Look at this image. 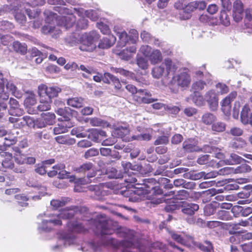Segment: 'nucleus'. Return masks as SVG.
<instances>
[{"instance_id":"obj_53","label":"nucleus","mask_w":252,"mask_h":252,"mask_svg":"<svg viewBox=\"0 0 252 252\" xmlns=\"http://www.w3.org/2000/svg\"><path fill=\"white\" fill-rule=\"evenodd\" d=\"M89 189L94 192V197L96 199L101 200L102 199L100 196L101 192L97 185L90 186L89 187Z\"/></svg>"},{"instance_id":"obj_55","label":"nucleus","mask_w":252,"mask_h":252,"mask_svg":"<svg viewBox=\"0 0 252 252\" xmlns=\"http://www.w3.org/2000/svg\"><path fill=\"white\" fill-rule=\"evenodd\" d=\"M106 77H108L111 81L112 83L115 86V88L117 89H120L122 87V85L120 82L119 79L114 76L112 74H106Z\"/></svg>"},{"instance_id":"obj_14","label":"nucleus","mask_w":252,"mask_h":252,"mask_svg":"<svg viewBox=\"0 0 252 252\" xmlns=\"http://www.w3.org/2000/svg\"><path fill=\"white\" fill-rule=\"evenodd\" d=\"M183 149L187 153L199 152L201 150L197 146V141L194 139H189L183 143Z\"/></svg>"},{"instance_id":"obj_40","label":"nucleus","mask_w":252,"mask_h":252,"mask_svg":"<svg viewBox=\"0 0 252 252\" xmlns=\"http://www.w3.org/2000/svg\"><path fill=\"white\" fill-rule=\"evenodd\" d=\"M63 122V121H62ZM70 126H68L69 127ZM68 126L64 122L59 124L53 129L54 133L56 135L64 133L67 131Z\"/></svg>"},{"instance_id":"obj_52","label":"nucleus","mask_w":252,"mask_h":252,"mask_svg":"<svg viewBox=\"0 0 252 252\" xmlns=\"http://www.w3.org/2000/svg\"><path fill=\"white\" fill-rule=\"evenodd\" d=\"M129 132V129L126 126H119L115 131V134L121 138L128 134Z\"/></svg>"},{"instance_id":"obj_22","label":"nucleus","mask_w":252,"mask_h":252,"mask_svg":"<svg viewBox=\"0 0 252 252\" xmlns=\"http://www.w3.org/2000/svg\"><path fill=\"white\" fill-rule=\"evenodd\" d=\"M40 96V104L37 107V109L40 111H46L49 110L51 108V100H50L49 97L44 96Z\"/></svg>"},{"instance_id":"obj_44","label":"nucleus","mask_w":252,"mask_h":252,"mask_svg":"<svg viewBox=\"0 0 252 252\" xmlns=\"http://www.w3.org/2000/svg\"><path fill=\"white\" fill-rule=\"evenodd\" d=\"M204 244L199 243L197 244V247L205 252H212L213 251V245L210 241H205Z\"/></svg>"},{"instance_id":"obj_23","label":"nucleus","mask_w":252,"mask_h":252,"mask_svg":"<svg viewBox=\"0 0 252 252\" xmlns=\"http://www.w3.org/2000/svg\"><path fill=\"white\" fill-rule=\"evenodd\" d=\"M149 60L153 64L160 63L162 59L161 52L157 49L153 50L152 52L148 57Z\"/></svg>"},{"instance_id":"obj_45","label":"nucleus","mask_w":252,"mask_h":252,"mask_svg":"<svg viewBox=\"0 0 252 252\" xmlns=\"http://www.w3.org/2000/svg\"><path fill=\"white\" fill-rule=\"evenodd\" d=\"M226 125L221 122L213 123L212 125V130L214 131L220 132L225 130Z\"/></svg>"},{"instance_id":"obj_61","label":"nucleus","mask_w":252,"mask_h":252,"mask_svg":"<svg viewBox=\"0 0 252 252\" xmlns=\"http://www.w3.org/2000/svg\"><path fill=\"white\" fill-rule=\"evenodd\" d=\"M98 151L96 149L91 148L85 152L84 157L85 158L87 159L98 155Z\"/></svg>"},{"instance_id":"obj_12","label":"nucleus","mask_w":252,"mask_h":252,"mask_svg":"<svg viewBox=\"0 0 252 252\" xmlns=\"http://www.w3.org/2000/svg\"><path fill=\"white\" fill-rule=\"evenodd\" d=\"M173 80L178 86L181 88L189 87L191 82L190 76L186 72H182L177 75L174 76Z\"/></svg>"},{"instance_id":"obj_9","label":"nucleus","mask_w":252,"mask_h":252,"mask_svg":"<svg viewBox=\"0 0 252 252\" xmlns=\"http://www.w3.org/2000/svg\"><path fill=\"white\" fill-rule=\"evenodd\" d=\"M65 165L60 163L53 166V170L48 172L49 177H53L58 174V177L61 179L68 178L74 179V176H70V173L64 170Z\"/></svg>"},{"instance_id":"obj_4","label":"nucleus","mask_w":252,"mask_h":252,"mask_svg":"<svg viewBox=\"0 0 252 252\" xmlns=\"http://www.w3.org/2000/svg\"><path fill=\"white\" fill-rule=\"evenodd\" d=\"M44 13L46 16V25L42 27V32L45 34H53L55 35L60 34V30L58 27L54 26V24L57 21V14L48 10H46Z\"/></svg>"},{"instance_id":"obj_39","label":"nucleus","mask_w":252,"mask_h":252,"mask_svg":"<svg viewBox=\"0 0 252 252\" xmlns=\"http://www.w3.org/2000/svg\"><path fill=\"white\" fill-rule=\"evenodd\" d=\"M5 90L8 93V92H11V94L16 97H18L20 94L17 87L13 83L8 82V81L6 82Z\"/></svg>"},{"instance_id":"obj_25","label":"nucleus","mask_w":252,"mask_h":252,"mask_svg":"<svg viewBox=\"0 0 252 252\" xmlns=\"http://www.w3.org/2000/svg\"><path fill=\"white\" fill-rule=\"evenodd\" d=\"M73 237H71L66 235H61L58 241V244L55 246L54 248L55 249L62 247V245H63L64 246L70 245L71 243H73Z\"/></svg>"},{"instance_id":"obj_31","label":"nucleus","mask_w":252,"mask_h":252,"mask_svg":"<svg viewBox=\"0 0 252 252\" xmlns=\"http://www.w3.org/2000/svg\"><path fill=\"white\" fill-rule=\"evenodd\" d=\"M62 21L63 22L64 26L67 29L74 25L76 21V17L73 14H68L66 16H63Z\"/></svg>"},{"instance_id":"obj_29","label":"nucleus","mask_w":252,"mask_h":252,"mask_svg":"<svg viewBox=\"0 0 252 252\" xmlns=\"http://www.w3.org/2000/svg\"><path fill=\"white\" fill-rule=\"evenodd\" d=\"M69 201V198L62 197L60 199L52 200L50 204L54 209H57L58 208L65 205Z\"/></svg>"},{"instance_id":"obj_56","label":"nucleus","mask_w":252,"mask_h":252,"mask_svg":"<svg viewBox=\"0 0 252 252\" xmlns=\"http://www.w3.org/2000/svg\"><path fill=\"white\" fill-rule=\"evenodd\" d=\"M35 161V159L33 157H21V159L18 161L20 164H34Z\"/></svg>"},{"instance_id":"obj_64","label":"nucleus","mask_w":252,"mask_h":252,"mask_svg":"<svg viewBox=\"0 0 252 252\" xmlns=\"http://www.w3.org/2000/svg\"><path fill=\"white\" fill-rule=\"evenodd\" d=\"M90 124L94 126H102L104 124V121L97 118H93L90 119Z\"/></svg>"},{"instance_id":"obj_63","label":"nucleus","mask_w":252,"mask_h":252,"mask_svg":"<svg viewBox=\"0 0 252 252\" xmlns=\"http://www.w3.org/2000/svg\"><path fill=\"white\" fill-rule=\"evenodd\" d=\"M218 218L221 220H228L230 218V212L225 210H220L218 212Z\"/></svg>"},{"instance_id":"obj_1","label":"nucleus","mask_w":252,"mask_h":252,"mask_svg":"<svg viewBox=\"0 0 252 252\" xmlns=\"http://www.w3.org/2000/svg\"><path fill=\"white\" fill-rule=\"evenodd\" d=\"M88 223L90 225V228L92 229L95 232L99 233L101 235H108L103 238L104 245L118 246L120 247L119 249L121 252H135L132 251L135 249L133 243L134 239L132 232L122 227L117 229L116 231L117 234L119 237L125 238L124 240L118 243L115 239L110 236L115 231L114 222L111 220H107L105 217L101 216L100 217L96 219H91Z\"/></svg>"},{"instance_id":"obj_7","label":"nucleus","mask_w":252,"mask_h":252,"mask_svg":"<svg viewBox=\"0 0 252 252\" xmlns=\"http://www.w3.org/2000/svg\"><path fill=\"white\" fill-rule=\"evenodd\" d=\"M61 92V89L58 87H48L45 85L39 86L38 93L39 96L49 97L50 100L51 98L58 96V94Z\"/></svg>"},{"instance_id":"obj_16","label":"nucleus","mask_w":252,"mask_h":252,"mask_svg":"<svg viewBox=\"0 0 252 252\" xmlns=\"http://www.w3.org/2000/svg\"><path fill=\"white\" fill-rule=\"evenodd\" d=\"M199 209L198 205L188 202H184L181 207V211L185 214L192 216Z\"/></svg>"},{"instance_id":"obj_48","label":"nucleus","mask_w":252,"mask_h":252,"mask_svg":"<svg viewBox=\"0 0 252 252\" xmlns=\"http://www.w3.org/2000/svg\"><path fill=\"white\" fill-rule=\"evenodd\" d=\"M252 168L250 165L247 164H242L234 169V173L236 174L245 173L250 172Z\"/></svg>"},{"instance_id":"obj_58","label":"nucleus","mask_w":252,"mask_h":252,"mask_svg":"<svg viewBox=\"0 0 252 252\" xmlns=\"http://www.w3.org/2000/svg\"><path fill=\"white\" fill-rule=\"evenodd\" d=\"M112 70H114V72L117 73H119L120 74L123 75L126 77H130L132 75V73L126 70H125L122 68H112Z\"/></svg>"},{"instance_id":"obj_43","label":"nucleus","mask_w":252,"mask_h":252,"mask_svg":"<svg viewBox=\"0 0 252 252\" xmlns=\"http://www.w3.org/2000/svg\"><path fill=\"white\" fill-rule=\"evenodd\" d=\"M108 177L110 178L119 179L123 178L124 175L115 168H111L107 171Z\"/></svg>"},{"instance_id":"obj_57","label":"nucleus","mask_w":252,"mask_h":252,"mask_svg":"<svg viewBox=\"0 0 252 252\" xmlns=\"http://www.w3.org/2000/svg\"><path fill=\"white\" fill-rule=\"evenodd\" d=\"M137 64L138 66L142 69H146L148 68L149 66L148 61L143 57H139L137 58Z\"/></svg>"},{"instance_id":"obj_2","label":"nucleus","mask_w":252,"mask_h":252,"mask_svg":"<svg viewBox=\"0 0 252 252\" xmlns=\"http://www.w3.org/2000/svg\"><path fill=\"white\" fill-rule=\"evenodd\" d=\"M79 211L77 206H73L63 209L58 214H44L47 219H44L39 228L45 231L51 230L53 226L62 224L61 219L72 218Z\"/></svg>"},{"instance_id":"obj_13","label":"nucleus","mask_w":252,"mask_h":252,"mask_svg":"<svg viewBox=\"0 0 252 252\" xmlns=\"http://www.w3.org/2000/svg\"><path fill=\"white\" fill-rule=\"evenodd\" d=\"M106 137V134L104 131L96 128L91 130L88 135L89 139L97 143L101 142Z\"/></svg>"},{"instance_id":"obj_28","label":"nucleus","mask_w":252,"mask_h":252,"mask_svg":"<svg viewBox=\"0 0 252 252\" xmlns=\"http://www.w3.org/2000/svg\"><path fill=\"white\" fill-rule=\"evenodd\" d=\"M216 120V116L210 112H206L204 113L201 117V122L205 125H212Z\"/></svg>"},{"instance_id":"obj_27","label":"nucleus","mask_w":252,"mask_h":252,"mask_svg":"<svg viewBox=\"0 0 252 252\" xmlns=\"http://www.w3.org/2000/svg\"><path fill=\"white\" fill-rule=\"evenodd\" d=\"M17 138L14 136L6 135L2 142V145H0V150H5L7 147L15 144L17 142Z\"/></svg>"},{"instance_id":"obj_54","label":"nucleus","mask_w":252,"mask_h":252,"mask_svg":"<svg viewBox=\"0 0 252 252\" xmlns=\"http://www.w3.org/2000/svg\"><path fill=\"white\" fill-rule=\"evenodd\" d=\"M206 85V84L205 82L199 80L192 84V88L195 91L194 92H198L202 90Z\"/></svg>"},{"instance_id":"obj_11","label":"nucleus","mask_w":252,"mask_h":252,"mask_svg":"<svg viewBox=\"0 0 252 252\" xmlns=\"http://www.w3.org/2000/svg\"><path fill=\"white\" fill-rule=\"evenodd\" d=\"M9 108L8 113L13 116L20 117L24 113L23 108H21L18 101L14 98H10L8 101Z\"/></svg>"},{"instance_id":"obj_15","label":"nucleus","mask_w":252,"mask_h":252,"mask_svg":"<svg viewBox=\"0 0 252 252\" xmlns=\"http://www.w3.org/2000/svg\"><path fill=\"white\" fill-rule=\"evenodd\" d=\"M241 121L244 124H250L252 126V112H251L248 105L246 104L241 113Z\"/></svg>"},{"instance_id":"obj_35","label":"nucleus","mask_w":252,"mask_h":252,"mask_svg":"<svg viewBox=\"0 0 252 252\" xmlns=\"http://www.w3.org/2000/svg\"><path fill=\"white\" fill-rule=\"evenodd\" d=\"M243 160L246 161V160L242 158L238 155L232 153L230 154V158L229 159L225 160L224 161L228 164H234L241 163Z\"/></svg>"},{"instance_id":"obj_38","label":"nucleus","mask_w":252,"mask_h":252,"mask_svg":"<svg viewBox=\"0 0 252 252\" xmlns=\"http://www.w3.org/2000/svg\"><path fill=\"white\" fill-rule=\"evenodd\" d=\"M231 101V99H229V97H226L221 102V109L225 115L230 114L231 110L230 103Z\"/></svg>"},{"instance_id":"obj_5","label":"nucleus","mask_w":252,"mask_h":252,"mask_svg":"<svg viewBox=\"0 0 252 252\" xmlns=\"http://www.w3.org/2000/svg\"><path fill=\"white\" fill-rule=\"evenodd\" d=\"M99 38V34L95 32L89 33H85L80 37V45L79 48L82 51L92 52L96 47L94 42Z\"/></svg>"},{"instance_id":"obj_46","label":"nucleus","mask_w":252,"mask_h":252,"mask_svg":"<svg viewBox=\"0 0 252 252\" xmlns=\"http://www.w3.org/2000/svg\"><path fill=\"white\" fill-rule=\"evenodd\" d=\"M34 136L37 141H42L44 139L48 140L50 137L49 133L45 130L35 132Z\"/></svg>"},{"instance_id":"obj_32","label":"nucleus","mask_w":252,"mask_h":252,"mask_svg":"<svg viewBox=\"0 0 252 252\" xmlns=\"http://www.w3.org/2000/svg\"><path fill=\"white\" fill-rule=\"evenodd\" d=\"M84 99L81 97H73L67 101L68 105L74 108H80L83 106Z\"/></svg>"},{"instance_id":"obj_30","label":"nucleus","mask_w":252,"mask_h":252,"mask_svg":"<svg viewBox=\"0 0 252 252\" xmlns=\"http://www.w3.org/2000/svg\"><path fill=\"white\" fill-rule=\"evenodd\" d=\"M152 74L154 78L159 79L164 74L166 75L164 66L162 64L159 66L154 67L152 71Z\"/></svg>"},{"instance_id":"obj_34","label":"nucleus","mask_w":252,"mask_h":252,"mask_svg":"<svg viewBox=\"0 0 252 252\" xmlns=\"http://www.w3.org/2000/svg\"><path fill=\"white\" fill-rule=\"evenodd\" d=\"M55 139L56 141L60 144L73 145L75 143V140L74 138H71L66 136H58Z\"/></svg>"},{"instance_id":"obj_18","label":"nucleus","mask_w":252,"mask_h":252,"mask_svg":"<svg viewBox=\"0 0 252 252\" xmlns=\"http://www.w3.org/2000/svg\"><path fill=\"white\" fill-rule=\"evenodd\" d=\"M247 143L241 138H235L232 140L228 144L229 148L234 150H241L247 146Z\"/></svg>"},{"instance_id":"obj_41","label":"nucleus","mask_w":252,"mask_h":252,"mask_svg":"<svg viewBox=\"0 0 252 252\" xmlns=\"http://www.w3.org/2000/svg\"><path fill=\"white\" fill-rule=\"evenodd\" d=\"M193 101L196 105L203 106L205 104V97L201 95L198 92H194Z\"/></svg>"},{"instance_id":"obj_24","label":"nucleus","mask_w":252,"mask_h":252,"mask_svg":"<svg viewBox=\"0 0 252 252\" xmlns=\"http://www.w3.org/2000/svg\"><path fill=\"white\" fill-rule=\"evenodd\" d=\"M67 226L70 231L76 233L84 232L85 228L78 221H71L68 222Z\"/></svg>"},{"instance_id":"obj_49","label":"nucleus","mask_w":252,"mask_h":252,"mask_svg":"<svg viewBox=\"0 0 252 252\" xmlns=\"http://www.w3.org/2000/svg\"><path fill=\"white\" fill-rule=\"evenodd\" d=\"M117 36L119 38V41L118 42L119 45L121 47L125 46L128 41L126 32H118Z\"/></svg>"},{"instance_id":"obj_51","label":"nucleus","mask_w":252,"mask_h":252,"mask_svg":"<svg viewBox=\"0 0 252 252\" xmlns=\"http://www.w3.org/2000/svg\"><path fill=\"white\" fill-rule=\"evenodd\" d=\"M14 28L13 25L6 21L0 22V32H9Z\"/></svg>"},{"instance_id":"obj_21","label":"nucleus","mask_w":252,"mask_h":252,"mask_svg":"<svg viewBox=\"0 0 252 252\" xmlns=\"http://www.w3.org/2000/svg\"><path fill=\"white\" fill-rule=\"evenodd\" d=\"M162 64L164 66V68L166 67V70H165L166 75L170 73H174L177 69L176 64L169 58L165 59Z\"/></svg>"},{"instance_id":"obj_36","label":"nucleus","mask_w":252,"mask_h":252,"mask_svg":"<svg viewBox=\"0 0 252 252\" xmlns=\"http://www.w3.org/2000/svg\"><path fill=\"white\" fill-rule=\"evenodd\" d=\"M41 116L45 123L48 125H52L54 123L55 115L54 113L45 112L41 114Z\"/></svg>"},{"instance_id":"obj_33","label":"nucleus","mask_w":252,"mask_h":252,"mask_svg":"<svg viewBox=\"0 0 252 252\" xmlns=\"http://www.w3.org/2000/svg\"><path fill=\"white\" fill-rule=\"evenodd\" d=\"M13 48L15 52L23 55L26 54L27 51L26 45L18 41H15L13 43Z\"/></svg>"},{"instance_id":"obj_3","label":"nucleus","mask_w":252,"mask_h":252,"mask_svg":"<svg viewBox=\"0 0 252 252\" xmlns=\"http://www.w3.org/2000/svg\"><path fill=\"white\" fill-rule=\"evenodd\" d=\"M125 181L127 183H135V185L140 186V187H135L134 189H131L127 190V193L130 194L132 192L134 194L138 195L143 193V190L146 189H154V184L156 183L155 179L153 178L144 179L141 181L140 180V178H136L135 175L133 176H128L127 178L125 179Z\"/></svg>"},{"instance_id":"obj_19","label":"nucleus","mask_w":252,"mask_h":252,"mask_svg":"<svg viewBox=\"0 0 252 252\" xmlns=\"http://www.w3.org/2000/svg\"><path fill=\"white\" fill-rule=\"evenodd\" d=\"M76 13L79 16H83L85 15L87 17L90 18L92 21H96L98 18V15L96 12L93 10H85L83 9L77 10L75 9Z\"/></svg>"},{"instance_id":"obj_50","label":"nucleus","mask_w":252,"mask_h":252,"mask_svg":"<svg viewBox=\"0 0 252 252\" xmlns=\"http://www.w3.org/2000/svg\"><path fill=\"white\" fill-rule=\"evenodd\" d=\"M36 103L35 95L33 93L29 94L24 101V104L27 106L33 105Z\"/></svg>"},{"instance_id":"obj_26","label":"nucleus","mask_w":252,"mask_h":252,"mask_svg":"<svg viewBox=\"0 0 252 252\" xmlns=\"http://www.w3.org/2000/svg\"><path fill=\"white\" fill-rule=\"evenodd\" d=\"M143 90H137L136 93L134 95V98L135 100L139 102H143L144 103H150L157 100V99L154 98H147L143 97Z\"/></svg>"},{"instance_id":"obj_17","label":"nucleus","mask_w":252,"mask_h":252,"mask_svg":"<svg viewBox=\"0 0 252 252\" xmlns=\"http://www.w3.org/2000/svg\"><path fill=\"white\" fill-rule=\"evenodd\" d=\"M0 155L3 158L1 161L2 167L4 168L12 169L14 164L12 154L9 152H3Z\"/></svg>"},{"instance_id":"obj_10","label":"nucleus","mask_w":252,"mask_h":252,"mask_svg":"<svg viewBox=\"0 0 252 252\" xmlns=\"http://www.w3.org/2000/svg\"><path fill=\"white\" fill-rule=\"evenodd\" d=\"M244 4L240 0H236L233 3L232 16L234 21L239 22L244 16Z\"/></svg>"},{"instance_id":"obj_60","label":"nucleus","mask_w":252,"mask_h":252,"mask_svg":"<svg viewBox=\"0 0 252 252\" xmlns=\"http://www.w3.org/2000/svg\"><path fill=\"white\" fill-rule=\"evenodd\" d=\"M243 130L238 127H233L231 128L230 130L228 132V134L234 136H239L243 134Z\"/></svg>"},{"instance_id":"obj_47","label":"nucleus","mask_w":252,"mask_h":252,"mask_svg":"<svg viewBox=\"0 0 252 252\" xmlns=\"http://www.w3.org/2000/svg\"><path fill=\"white\" fill-rule=\"evenodd\" d=\"M220 23L225 26H227L230 24V19L225 10H222L220 11L219 17Z\"/></svg>"},{"instance_id":"obj_37","label":"nucleus","mask_w":252,"mask_h":252,"mask_svg":"<svg viewBox=\"0 0 252 252\" xmlns=\"http://www.w3.org/2000/svg\"><path fill=\"white\" fill-rule=\"evenodd\" d=\"M68 109V108H59L57 109V110H56V113L62 116V118H59V120H61V121H68L70 120V115L69 113L67 112V110Z\"/></svg>"},{"instance_id":"obj_6","label":"nucleus","mask_w":252,"mask_h":252,"mask_svg":"<svg viewBox=\"0 0 252 252\" xmlns=\"http://www.w3.org/2000/svg\"><path fill=\"white\" fill-rule=\"evenodd\" d=\"M74 170L78 173H85L87 171L89 172L87 175V179L80 178L76 182L82 185L90 183L91 181H90L89 178L94 177L96 174L94 166L90 162H86L78 167H75Z\"/></svg>"},{"instance_id":"obj_20","label":"nucleus","mask_w":252,"mask_h":252,"mask_svg":"<svg viewBox=\"0 0 252 252\" xmlns=\"http://www.w3.org/2000/svg\"><path fill=\"white\" fill-rule=\"evenodd\" d=\"M116 37L109 35V37H105L100 40L98 47L101 49H107L114 45L116 41Z\"/></svg>"},{"instance_id":"obj_8","label":"nucleus","mask_w":252,"mask_h":252,"mask_svg":"<svg viewBox=\"0 0 252 252\" xmlns=\"http://www.w3.org/2000/svg\"><path fill=\"white\" fill-rule=\"evenodd\" d=\"M205 101L207 102L209 109L212 111H215L219 106V98L214 90H210L204 95Z\"/></svg>"},{"instance_id":"obj_42","label":"nucleus","mask_w":252,"mask_h":252,"mask_svg":"<svg viewBox=\"0 0 252 252\" xmlns=\"http://www.w3.org/2000/svg\"><path fill=\"white\" fill-rule=\"evenodd\" d=\"M193 3H194V1L189 2L188 0L187 1L186 7H185V9L183 11V12L187 14L185 17H184V19H189L190 17L189 14L195 10V7Z\"/></svg>"},{"instance_id":"obj_62","label":"nucleus","mask_w":252,"mask_h":252,"mask_svg":"<svg viewBox=\"0 0 252 252\" xmlns=\"http://www.w3.org/2000/svg\"><path fill=\"white\" fill-rule=\"evenodd\" d=\"M133 140H150L151 138V136L148 133L140 134L137 135H133L132 137Z\"/></svg>"},{"instance_id":"obj_59","label":"nucleus","mask_w":252,"mask_h":252,"mask_svg":"<svg viewBox=\"0 0 252 252\" xmlns=\"http://www.w3.org/2000/svg\"><path fill=\"white\" fill-rule=\"evenodd\" d=\"M82 127L74 128L71 130V134L76 135L77 137H85L87 136V134L82 132Z\"/></svg>"}]
</instances>
